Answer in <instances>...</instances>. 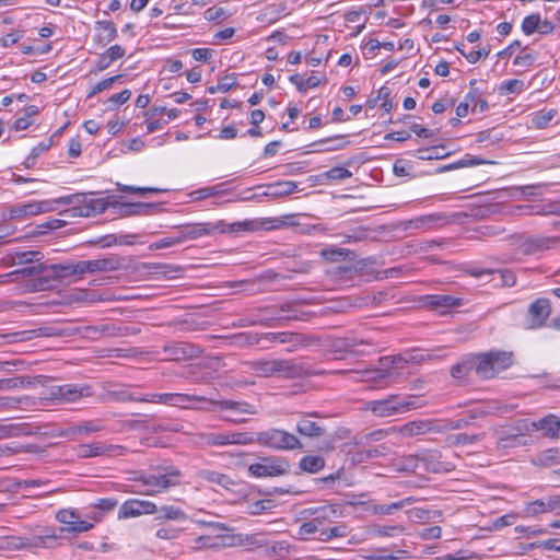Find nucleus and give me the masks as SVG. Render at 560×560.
<instances>
[{"label": "nucleus", "instance_id": "nucleus-35", "mask_svg": "<svg viewBox=\"0 0 560 560\" xmlns=\"http://www.w3.org/2000/svg\"><path fill=\"white\" fill-rule=\"evenodd\" d=\"M446 242L440 240L412 241L407 244L408 253L421 254L430 253L438 248H443Z\"/></svg>", "mask_w": 560, "mask_h": 560}, {"label": "nucleus", "instance_id": "nucleus-6", "mask_svg": "<svg viewBox=\"0 0 560 560\" xmlns=\"http://www.w3.org/2000/svg\"><path fill=\"white\" fill-rule=\"evenodd\" d=\"M254 443L276 451L302 450L303 444L293 433L282 429L270 428L258 432L254 436Z\"/></svg>", "mask_w": 560, "mask_h": 560}, {"label": "nucleus", "instance_id": "nucleus-44", "mask_svg": "<svg viewBox=\"0 0 560 560\" xmlns=\"http://www.w3.org/2000/svg\"><path fill=\"white\" fill-rule=\"evenodd\" d=\"M299 466L303 471L316 474L324 468L325 460L322 456L307 455L301 458Z\"/></svg>", "mask_w": 560, "mask_h": 560}, {"label": "nucleus", "instance_id": "nucleus-9", "mask_svg": "<svg viewBox=\"0 0 560 560\" xmlns=\"http://www.w3.org/2000/svg\"><path fill=\"white\" fill-rule=\"evenodd\" d=\"M289 462L281 457H264L249 465L248 471L254 477H277L289 472Z\"/></svg>", "mask_w": 560, "mask_h": 560}, {"label": "nucleus", "instance_id": "nucleus-12", "mask_svg": "<svg viewBox=\"0 0 560 560\" xmlns=\"http://www.w3.org/2000/svg\"><path fill=\"white\" fill-rule=\"evenodd\" d=\"M212 405L218 406L220 409L232 411V416H226L223 419L233 423H243L246 421V415H256V408L245 401L235 400H210Z\"/></svg>", "mask_w": 560, "mask_h": 560}, {"label": "nucleus", "instance_id": "nucleus-15", "mask_svg": "<svg viewBox=\"0 0 560 560\" xmlns=\"http://www.w3.org/2000/svg\"><path fill=\"white\" fill-rule=\"evenodd\" d=\"M48 538H55L54 535L36 537L33 541L20 536H0V551H14L32 547H43Z\"/></svg>", "mask_w": 560, "mask_h": 560}, {"label": "nucleus", "instance_id": "nucleus-63", "mask_svg": "<svg viewBox=\"0 0 560 560\" xmlns=\"http://www.w3.org/2000/svg\"><path fill=\"white\" fill-rule=\"evenodd\" d=\"M394 296L390 295L387 291H378L374 293H369L364 296V303L366 305H373L377 306L383 304L385 301L393 299Z\"/></svg>", "mask_w": 560, "mask_h": 560}, {"label": "nucleus", "instance_id": "nucleus-60", "mask_svg": "<svg viewBox=\"0 0 560 560\" xmlns=\"http://www.w3.org/2000/svg\"><path fill=\"white\" fill-rule=\"evenodd\" d=\"M2 430L9 436H23L32 434L27 423H10L2 427Z\"/></svg>", "mask_w": 560, "mask_h": 560}, {"label": "nucleus", "instance_id": "nucleus-26", "mask_svg": "<svg viewBox=\"0 0 560 560\" xmlns=\"http://www.w3.org/2000/svg\"><path fill=\"white\" fill-rule=\"evenodd\" d=\"M373 348V342L369 338H362L358 336H347L342 341L340 349L345 352L352 353L355 355H365Z\"/></svg>", "mask_w": 560, "mask_h": 560}, {"label": "nucleus", "instance_id": "nucleus-50", "mask_svg": "<svg viewBox=\"0 0 560 560\" xmlns=\"http://www.w3.org/2000/svg\"><path fill=\"white\" fill-rule=\"evenodd\" d=\"M39 252H14L9 255L12 265L33 264L39 260Z\"/></svg>", "mask_w": 560, "mask_h": 560}, {"label": "nucleus", "instance_id": "nucleus-59", "mask_svg": "<svg viewBox=\"0 0 560 560\" xmlns=\"http://www.w3.org/2000/svg\"><path fill=\"white\" fill-rule=\"evenodd\" d=\"M540 26V14L534 13L524 18L522 22V31L525 35H532L538 31Z\"/></svg>", "mask_w": 560, "mask_h": 560}, {"label": "nucleus", "instance_id": "nucleus-16", "mask_svg": "<svg viewBox=\"0 0 560 560\" xmlns=\"http://www.w3.org/2000/svg\"><path fill=\"white\" fill-rule=\"evenodd\" d=\"M125 453V447L120 445L104 444L101 442L93 444H82L78 447V454L81 458H90L97 456H121Z\"/></svg>", "mask_w": 560, "mask_h": 560}, {"label": "nucleus", "instance_id": "nucleus-14", "mask_svg": "<svg viewBox=\"0 0 560 560\" xmlns=\"http://www.w3.org/2000/svg\"><path fill=\"white\" fill-rule=\"evenodd\" d=\"M104 425L101 420H88L80 423L70 424L67 428L60 429L57 433L60 438L68 440H77L79 436H88L93 433L102 431Z\"/></svg>", "mask_w": 560, "mask_h": 560}, {"label": "nucleus", "instance_id": "nucleus-2", "mask_svg": "<svg viewBox=\"0 0 560 560\" xmlns=\"http://www.w3.org/2000/svg\"><path fill=\"white\" fill-rule=\"evenodd\" d=\"M413 355H394L384 357L380 360L381 369L364 372V381L373 383L376 388H385L394 384L398 377L396 370H401L411 361H415Z\"/></svg>", "mask_w": 560, "mask_h": 560}, {"label": "nucleus", "instance_id": "nucleus-17", "mask_svg": "<svg viewBox=\"0 0 560 560\" xmlns=\"http://www.w3.org/2000/svg\"><path fill=\"white\" fill-rule=\"evenodd\" d=\"M55 265L39 264L38 272L35 279L30 284V291H46L55 287L56 282L60 281Z\"/></svg>", "mask_w": 560, "mask_h": 560}, {"label": "nucleus", "instance_id": "nucleus-47", "mask_svg": "<svg viewBox=\"0 0 560 560\" xmlns=\"http://www.w3.org/2000/svg\"><path fill=\"white\" fill-rule=\"evenodd\" d=\"M116 505H117V500L113 499V498H105V499L97 500V502L94 504V508L96 509V511H93V513H92L93 522L94 523L100 522L103 518L104 513L112 511Z\"/></svg>", "mask_w": 560, "mask_h": 560}, {"label": "nucleus", "instance_id": "nucleus-18", "mask_svg": "<svg viewBox=\"0 0 560 560\" xmlns=\"http://www.w3.org/2000/svg\"><path fill=\"white\" fill-rule=\"evenodd\" d=\"M420 301L424 307L440 313H444L450 308L458 307L463 302L460 298L450 294H429L422 296Z\"/></svg>", "mask_w": 560, "mask_h": 560}, {"label": "nucleus", "instance_id": "nucleus-11", "mask_svg": "<svg viewBox=\"0 0 560 560\" xmlns=\"http://www.w3.org/2000/svg\"><path fill=\"white\" fill-rule=\"evenodd\" d=\"M54 203H57V199L52 201L44 200L16 203L10 208L9 218L12 220L26 219L40 213L49 212L55 210Z\"/></svg>", "mask_w": 560, "mask_h": 560}, {"label": "nucleus", "instance_id": "nucleus-10", "mask_svg": "<svg viewBox=\"0 0 560 560\" xmlns=\"http://www.w3.org/2000/svg\"><path fill=\"white\" fill-rule=\"evenodd\" d=\"M208 445L224 446V445H248L254 443V435L247 432H221V433H207L202 436Z\"/></svg>", "mask_w": 560, "mask_h": 560}, {"label": "nucleus", "instance_id": "nucleus-13", "mask_svg": "<svg viewBox=\"0 0 560 560\" xmlns=\"http://www.w3.org/2000/svg\"><path fill=\"white\" fill-rule=\"evenodd\" d=\"M421 469L425 472L443 474L455 469V465L451 462L442 459L439 451L427 450L421 452Z\"/></svg>", "mask_w": 560, "mask_h": 560}, {"label": "nucleus", "instance_id": "nucleus-51", "mask_svg": "<svg viewBox=\"0 0 560 560\" xmlns=\"http://www.w3.org/2000/svg\"><path fill=\"white\" fill-rule=\"evenodd\" d=\"M33 384L30 377H12L0 380V390H11L15 388H24Z\"/></svg>", "mask_w": 560, "mask_h": 560}, {"label": "nucleus", "instance_id": "nucleus-39", "mask_svg": "<svg viewBox=\"0 0 560 560\" xmlns=\"http://www.w3.org/2000/svg\"><path fill=\"white\" fill-rule=\"evenodd\" d=\"M52 335H55V332H52L50 328H37L31 330L16 331L9 335V337L11 338L10 341L12 342H22L32 340L34 338Z\"/></svg>", "mask_w": 560, "mask_h": 560}, {"label": "nucleus", "instance_id": "nucleus-32", "mask_svg": "<svg viewBox=\"0 0 560 560\" xmlns=\"http://www.w3.org/2000/svg\"><path fill=\"white\" fill-rule=\"evenodd\" d=\"M471 275L476 278H480L485 275L498 276L500 279V285L502 287H513L516 283V276L510 269H474Z\"/></svg>", "mask_w": 560, "mask_h": 560}, {"label": "nucleus", "instance_id": "nucleus-8", "mask_svg": "<svg viewBox=\"0 0 560 560\" xmlns=\"http://www.w3.org/2000/svg\"><path fill=\"white\" fill-rule=\"evenodd\" d=\"M237 544V537L233 534H209L200 535L188 541L191 551L221 550L226 547H233Z\"/></svg>", "mask_w": 560, "mask_h": 560}, {"label": "nucleus", "instance_id": "nucleus-7", "mask_svg": "<svg viewBox=\"0 0 560 560\" xmlns=\"http://www.w3.org/2000/svg\"><path fill=\"white\" fill-rule=\"evenodd\" d=\"M182 472L174 467L166 469L164 474L160 475H143L138 481H140L145 489L137 491L139 494L144 495H156L170 489L171 487L179 483Z\"/></svg>", "mask_w": 560, "mask_h": 560}, {"label": "nucleus", "instance_id": "nucleus-61", "mask_svg": "<svg viewBox=\"0 0 560 560\" xmlns=\"http://www.w3.org/2000/svg\"><path fill=\"white\" fill-rule=\"evenodd\" d=\"M182 532H183V528H180V527H176L173 525H166V526L159 528L155 532V536H156V538L163 539V540H174L180 536Z\"/></svg>", "mask_w": 560, "mask_h": 560}, {"label": "nucleus", "instance_id": "nucleus-23", "mask_svg": "<svg viewBox=\"0 0 560 560\" xmlns=\"http://www.w3.org/2000/svg\"><path fill=\"white\" fill-rule=\"evenodd\" d=\"M551 312L550 301L545 298L534 301L528 308V320L532 327H541Z\"/></svg>", "mask_w": 560, "mask_h": 560}, {"label": "nucleus", "instance_id": "nucleus-3", "mask_svg": "<svg viewBox=\"0 0 560 560\" xmlns=\"http://www.w3.org/2000/svg\"><path fill=\"white\" fill-rule=\"evenodd\" d=\"M57 203L71 205L72 207L66 212L71 217H94L103 213L108 208V202L104 198H96L91 194H74L71 196L60 197Z\"/></svg>", "mask_w": 560, "mask_h": 560}, {"label": "nucleus", "instance_id": "nucleus-54", "mask_svg": "<svg viewBox=\"0 0 560 560\" xmlns=\"http://www.w3.org/2000/svg\"><path fill=\"white\" fill-rule=\"evenodd\" d=\"M194 401H207V399L202 396L197 395H188V394H173V399L171 406L179 407V408H188L190 402Z\"/></svg>", "mask_w": 560, "mask_h": 560}, {"label": "nucleus", "instance_id": "nucleus-49", "mask_svg": "<svg viewBox=\"0 0 560 560\" xmlns=\"http://www.w3.org/2000/svg\"><path fill=\"white\" fill-rule=\"evenodd\" d=\"M348 535V526L343 523H338L335 526H327L322 532V537H318L322 541H329L334 538H341Z\"/></svg>", "mask_w": 560, "mask_h": 560}, {"label": "nucleus", "instance_id": "nucleus-29", "mask_svg": "<svg viewBox=\"0 0 560 560\" xmlns=\"http://www.w3.org/2000/svg\"><path fill=\"white\" fill-rule=\"evenodd\" d=\"M311 417H317V413H308L306 416H303L298 422H296V431L306 438H320L325 433V428L322 427L319 423L312 421Z\"/></svg>", "mask_w": 560, "mask_h": 560}, {"label": "nucleus", "instance_id": "nucleus-20", "mask_svg": "<svg viewBox=\"0 0 560 560\" xmlns=\"http://www.w3.org/2000/svg\"><path fill=\"white\" fill-rule=\"evenodd\" d=\"M298 189V184L292 180H280L266 185V189L259 195H253L246 200L257 199L259 197H267L271 199H278L287 197Z\"/></svg>", "mask_w": 560, "mask_h": 560}, {"label": "nucleus", "instance_id": "nucleus-30", "mask_svg": "<svg viewBox=\"0 0 560 560\" xmlns=\"http://www.w3.org/2000/svg\"><path fill=\"white\" fill-rule=\"evenodd\" d=\"M62 390L63 396L61 404L75 402L80 398L90 397L93 395L92 387L89 385L65 384L61 387V392Z\"/></svg>", "mask_w": 560, "mask_h": 560}, {"label": "nucleus", "instance_id": "nucleus-52", "mask_svg": "<svg viewBox=\"0 0 560 560\" xmlns=\"http://www.w3.org/2000/svg\"><path fill=\"white\" fill-rule=\"evenodd\" d=\"M404 527L400 525L393 526H382V525H372L369 529L370 535L376 537H393L398 533H402Z\"/></svg>", "mask_w": 560, "mask_h": 560}, {"label": "nucleus", "instance_id": "nucleus-33", "mask_svg": "<svg viewBox=\"0 0 560 560\" xmlns=\"http://www.w3.org/2000/svg\"><path fill=\"white\" fill-rule=\"evenodd\" d=\"M310 315L306 312L299 311L290 305L281 306L273 314L271 320H276L278 323L285 320H308Z\"/></svg>", "mask_w": 560, "mask_h": 560}, {"label": "nucleus", "instance_id": "nucleus-62", "mask_svg": "<svg viewBox=\"0 0 560 560\" xmlns=\"http://www.w3.org/2000/svg\"><path fill=\"white\" fill-rule=\"evenodd\" d=\"M320 176L323 178L331 180H343L350 178L352 176V173L343 166H336L323 173Z\"/></svg>", "mask_w": 560, "mask_h": 560}, {"label": "nucleus", "instance_id": "nucleus-48", "mask_svg": "<svg viewBox=\"0 0 560 560\" xmlns=\"http://www.w3.org/2000/svg\"><path fill=\"white\" fill-rule=\"evenodd\" d=\"M59 280L61 281L65 278L70 276H82L84 275V270L81 267V260L72 264H58L55 265Z\"/></svg>", "mask_w": 560, "mask_h": 560}, {"label": "nucleus", "instance_id": "nucleus-19", "mask_svg": "<svg viewBox=\"0 0 560 560\" xmlns=\"http://www.w3.org/2000/svg\"><path fill=\"white\" fill-rule=\"evenodd\" d=\"M304 515L312 516V520L325 529L328 524L332 523L340 516V509L338 505H320L317 508H308L303 511Z\"/></svg>", "mask_w": 560, "mask_h": 560}, {"label": "nucleus", "instance_id": "nucleus-5", "mask_svg": "<svg viewBox=\"0 0 560 560\" xmlns=\"http://www.w3.org/2000/svg\"><path fill=\"white\" fill-rule=\"evenodd\" d=\"M258 377L295 378L302 375V368L292 360H257L249 363Z\"/></svg>", "mask_w": 560, "mask_h": 560}, {"label": "nucleus", "instance_id": "nucleus-37", "mask_svg": "<svg viewBox=\"0 0 560 560\" xmlns=\"http://www.w3.org/2000/svg\"><path fill=\"white\" fill-rule=\"evenodd\" d=\"M98 42L106 45L114 40L117 36V30L110 21H97L95 23Z\"/></svg>", "mask_w": 560, "mask_h": 560}, {"label": "nucleus", "instance_id": "nucleus-45", "mask_svg": "<svg viewBox=\"0 0 560 560\" xmlns=\"http://www.w3.org/2000/svg\"><path fill=\"white\" fill-rule=\"evenodd\" d=\"M138 499H129L125 501L118 510L117 517L118 520H127L132 517L141 516V509L137 506Z\"/></svg>", "mask_w": 560, "mask_h": 560}, {"label": "nucleus", "instance_id": "nucleus-55", "mask_svg": "<svg viewBox=\"0 0 560 560\" xmlns=\"http://www.w3.org/2000/svg\"><path fill=\"white\" fill-rule=\"evenodd\" d=\"M551 512L550 508H548V500H535L533 502H529L524 508V514L525 516H537L538 514Z\"/></svg>", "mask_w": 560, "mask_h": 560}, {"label": "nucleus", "instance_id": "nucleus-31", "mask_svg": "<svg viewBox=\"0 0 560 560\" xmlns=\"http://www.w3.org/2000/svg\"><path fill=\"white\" fill-rule=\"evenodd\" d=\"M555 240L549 237H530L520 245V250L524 255H535L541 250L548 249Z\"/></svg>", "mask_w": 560, "mask_h": 560}, {"label": "nucleus", "instance_id": "nucleus-46", "mask_svg": "<svg viewBox=\"0 0 560 560\" xmlns=\"http://www.w3.org/2000/svg\"><path fill=\"white\" fill-rule=\"evenodd\" d=\"M465 96L466 101L471 105L472 113H483L488 109V102L481 97V92L478 89H470Z\"/></svg>", "mask_w": 560, "mask_h": 560}, {"label": "nucleus", "instance_id": "nucleus-34", "mask_svg": "<svg viewBox=\"0 0 560 560\" xmlns=\"http://www.w3.org/2000/svg\"><path fill=\"white\" fill-rule=\"evenodd\" d=\"M164 351L173 360H180L186 357L195 355L197 352H199V349L188 343L175 342L173 345L165 346Z\"/></svg>", "mask_w": 560, "mask_h": 560}, {"label": "nucleus", "instance_id": "nucleus-57", "mask_svg": "<svg viewBox=\"0 0 560 560\" xmlns=\"http://www.w3.org/2000/svg\"><path fill=\"white\" fill-rule=\"evenodd\" d=\"M556 114L557 112L555 109H542L536 112L532 117V122L536 128L542 129L549 124V121L556 116Z\"/></svg>", "mask_w": 560, "mask_h": 560}, {"label": "nucleus", "instance_id": "nucleus-53", "mask_svg": "<svg viewBox=\"0 0 560 560\" xmlns=\"http://www.w3.org/2000/svg\"><path fill=\"white\" fill-rule=\"evenodd\" d=\"M211 228L209 224H197L194 226L185 228L184 231L179 232L178 236H184L185 240H195L198 236L209 234Z\"/></svg>", "mask_w": 560, "mask_h": 560}, {"label": "nucleus", "instance_id": "nucleus-43", "mask_svg": "<svg viewBox=\"0 0 560 560\" xmlns=\"http://www.w3.org/2000/svg\"><path fill=\"white\" fill-rule=\"evenodd\" d=\"M413 502L412 498H406L398 502H393L390 504H374L372 506V513L375 515H390L396 511L402 509L404 506L411 504Z\"/></svg>", "mask_w": 560, "mask_h": 560}, {"label": "nucleus", "instance_id": "nucleus-24", "mask_svg": "<svg viewBox=\"0 0 560 560\" xmlns=\"http://www.w3.org/2000/svg\"><path fill=\"white\" fill-rule=\"evenodd\" d=\"M113 207L118 209V214L121 217L149 215L152 214L154 210L161 209L158 203L147 202H116L113 203Z\"/></svg>", "mask_w": 560, "mask_h": 560}, {"label": "nucleus", "instance_id": "nucleus-1", "mask_svg": "<svg viewBox=\"0 0 560 560\" xmlns=\"http://www.w3.org/2000/svg\"><path fill=\"white\" fill-rule=\"evenodd\" d=\"M422 405L416 396H400L390 394L382 399L369 400L364 410L371 411L374 417L388 418L420 408Z\"/></svg>", "mask_w": 560, "mask_h": 560}, {"label": "nucleus", "instance_id": "nucleus-41", "mask_svg": "<svg viewBox=\"0 0 560 560\" xmlns=\"http://www.w3.org/2000/svg\"><path fill=\"white\" fill-rule=\"evenodd\" d=\"M40 262H33L31 266L16 269L10 273H7V278H13L14 280L26 279V288L30 290L32 280L36 278Z\"/></svg>", "mask_w": 560, "mask_h": 560}, {"label": "nucleus", "instance_id": "nucleus-56", "mask_svg": "<svg viewBox=\"0 0 560 560\" xmlns=\"http://www.w3.org/2000/svg\"><path fill=\"white\" fill-rule=\"evenodd\" d=\"M267 222L259 221V220H246V221H240L234 222L231 224L232 231H257L261 229L268 230L269 228H266L265 224Z\"/></svg>", "mask_w": 560, "mask_h": 560}, {"label": "nucleus", "instance_id": "nucleus-27", "mask_svg": "<svg viewBox=\"0 0 560 560\" xmlns=\"http://www.w3.org/2000/svg\"><path fill=\"white\" fill-rule=\"evenodd\" d=\"M402 438H416L432 430V421L418 419L393 429Z\"/></svg>", "mask_w": 560, "mask_h": 560}, {"label": "nucleus", "instance_id": "nucleus-4", "mask_svg": "<svg viewBox=\"0 0 560 560\" xmlns=\"http://www.w3.org/2000/svg\"><path fill=\"white\" fill-rule=\"evenodd\" d=\"M475 374L482 380L494 377L498 373L512 365V353L505 351H490L472 355Z\"/></svg>", "mask_w": 560, "mask_h": 560}, {"label": "nucleus", "instance_id": "nucleus-28", "mask_svg": "<svg viewBox=\"0 0 560 560\" xmlns=\"http://www.w3.org/2000/svg\"><path fill=\"white\" fill-rule=\"evenodd\" d=\"M300 336L294 332H267L262 335L254 334L247 336L248 345H259L261 340L269 342L289 343L298 341Z\"/></svg>", "mask_w": 560, "mask_h": 560}, {"label": "nucleus", "instance_id": "nucleus-22", "mask_svg": "<svg viewBox=\"0 0 560 560\" xmlns=\"http://www.w3.org/2000/svg\"><path fill=\"white\" fill-rule=\"evenodd\" d=\"M524 429L526 431H544V435L551 439L560 436V421L555 415H548L538 421L525 422Z\"/></svg>", "mask_w": 560, "mask_h": 560}, {"label": "nucleus", "instance_id": "nucleus-38", "mask_svg": "<svg viewBox=\"0 0 560 560\" xmlns=\"http://www.w3.org/2000/svg\"><path fill=\"white\" fill-rule=\"evenodd\" d=\"M420 456L421 453L401 456L396 463L397 470L413 474L418 472V470H421Z\"/></svg>", "mask_w": 560, "mask_h": 560}, {"label": "nucleus", "instance_id": "nucleus-58", "mask_svg": "<svg viewBox=\"0 0 560 560\" xmlns=\"http://www.w3.org/2000/svg\"><path fill=\"white\" fill-rule=\"evenodd\" d=\"M222 186H223L222 184H219L215 186L202 187L200 189L192 191L191 197L194 198V200H201V199L219 196L223 192V190L221 189Z\"/></svg>", "mask_w": 560, "mask_h": 560}, {"label": "nucleus", "instance_id": "nucleus-64", "mask_svg": "<svg viewBox=\"0 0 560 560\" xmlns=\"http://www.w3.org/2000/svg\"><path fill=\"white\" fill-rule=\"evenodd\" d=\"M525 84L522 80L512 79L504 81L500 88L501 93L520 94L524 91Z\"/></svg>", "mask_w": 560, "mask_h": 560}, {"label": "nucleus", "instance_id": "nucleus-42", "mask_svg": "<svg viewBox=\"0 0 560 560\" xmlns=\"http://www.w3.org/2000/svg\"><path fill=\"white\" fill-rule=\"evenodd\" d=\"M322 257H324L326 260L335 262V261H341L346 259H353L354 253L348 248H341V247H328L322 250Z\"/></svg>", "mask_w": 560, "mask_h": 560}, {"label": "nucleus", "instance_id": "nucleus-21", "mask_svg": "<svg viewBox=\"0 0 560 560\" xmlns=\"http://www.w3.org/2000/svg\"><path fill=\"white\" fill-rule=\"evenodd\" d=\"M81 267L84 273L115 271L121 267V260L118 256L110 255L100 259L81 260Z\"/></svg>", "mask_w": 560, "mask_h": 560}, {"label": "nucleus", "instance_id": "nucleus-36", "mask_svg": "<svg viewBox=\"0 0 560 560\" xmlns=\"http://www.w3.org/2000/svg\"><path fill=\"white\" fill-rule=\"evenodd\" d=\"M158 516L155 517L156 521H176V522H184L188 520L187 514L184 510H182L178 506L175 505H163L158 511Z\"/></svg>", "mask_w": 560, "mask_h": 560}, {"label": "nucleus", "instance_id": "nucleus-40", "mask_svg": "<svg viewBox=\"0 0 560 560\" xmlns=\"http://www.w3.org/2000/svg\"><path fill=\"white\" fill-rule=\"evenodd\" d=\"M472 363V355L464 358L460 362L452 368V376L457 380H465L469 377L472 372L475 373V365Z\"/></svg>", "mask_w": 560, "mask_h": 560}, {"label": "nucleus", "instance_id": "nucleus-25", "mask_svg": "<svg viewBox=\"0 0 560 560\" xmlns=\"http://www.w3.org/2000/svg\"><path fill=\"white\" fill-rule=\"evenodd\" d=\"M446 223V217L442 213L420 215L401 223L404 230H428L432 226Z\"/></svg>", "mask_w": 560, "mask_h": 560}]
</instances>
